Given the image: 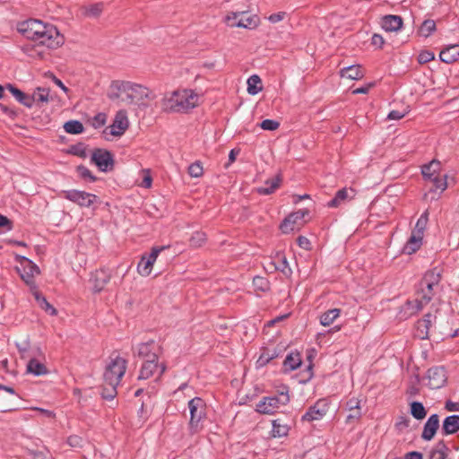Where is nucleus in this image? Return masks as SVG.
Segmentation results:
<instances>
[{
  "mask_svg": "<svg viewBox=\"0 0 459 459\" xmlns=\"http://www.w3.org/2000/svg\"><path fill=\"white\" fill-rule=\"evenodd\" d=\"M371 43L375 47L381 48L384 45L385 41L381 35L374 34L371 39Z\"/></svg>",
  "mask_w": 459,
  "mask_h": 459,
  "instance_id": "nucleus-59",
  "label": "nucleus"
},
{
  "mask_svg": "<svg viewBox=\"0 0 459 459\" xmlns=\"http://www.w3.org/2000/svg\"><path fill=\"white\" fill-rule=\"evenodd\" d=\"M274 357L273 354H269L267 352H263L258 359L256 360L257 367H264L266 365L271 359H273Z\"/></svg>",
  "mask_w": 459,
  "mask_h": 459,
  "instance_id": "nucleus-53",
  "label": "nucleus"
},
{
  "mask_svg": "<svg viewBox=\"0 0 459 459\" xmlns=\"http://www.w3.org/2000/svg\"><path fill=\"white\" fill-rule=\"evenodd\" d=\"M206 240V236L204 232L196 231L190 238V245L194 247H201Z\"/></svg>",
  "mask_w": 459,
  "mask_h": 459,
  "instance_id": "nucleus-47",
  "label": "nucleus"
},
{
  "mask_svg": "<svg viewBox=\"0 0 459 459\" xmlns=\"http://www.w3.org/2000/svg\"><path fill=\"white\" fill-rule=\"evenodd\" d=\"M411 414L416 420H423L427 415V411L421 403L412 402L411 403Z\"/></svg>",
  "mask_w": 459,
  "mask_h": 459,
  "instance_id": "nucleus-40",
  "label": "nucleus"
},
{
  "mask_svg": "<svg viewBox=\"0 0 459 459\" xmlns=\"http://www.w3.org/2000/svg\"><path fill=\"white\" fill-rule=\"evenodd\" d=\"M129 126L127 114L125 110H119L115 117L114 122L111 126V134L119 136L122 135Z\"/></svg>",
  "mask_w": 459,
  "mask_h": 459,
  "instance_id": "nucleus-17",
  "label": "nucleus"
},
{
  "mask_svg": "<svg viewBox=\"0 0 459 459\" xmlns=\"http://www.w3.org/2000/svg\"><path fill=\"white\" fill-rule=\"evenodd\" d=\"M6 88L13 95L17 101H19L21 104L24 105L27 108H31L30 95L25 94L21 90L13 86L12 84H7Z\"/></svg>",
  "mask_w": 459,
  "mask_h": 459,
  "instance_id": "nucleus-31",
  "label": "nucleus"
},
{
  "mask_svg": "<svg viewBox=\"0 0 459 459\" xmlns=\"http://www.w3.org/2000/svg\"><path fill=\"white\" fill-rule=\"evenodd\" d=\"M64 129L68 134H78L83 132V126L80 121L70 120L65 123Z\"/></svg>",
  "mask_w": 459,
  "mask_h": 459,
  "instance_id": "nucleus-41",
  "label": "nucleus"
},
{
  "mask_svg": "<svg viewBox=\"0 0 459 459\" xmlns=\"http://www.w3.org/2000/svg\"><path fill=\"white\" fill-rule=\"evenodd\" d=\"M281 182V178L280 175H277L274 178L268 179L264 183V186L258 187L257 192L261 195H270L280 186Z\"/></svg>",
  "mask_w": 459,
  "mask_h": 459,
  "instance_id": "nucleus-27",
  "label": "nucleus"
},
{
  "mask_svg": "<svg viewBox=\"0 0 459 459\" xmlns=\"http://www.w3.org/2000/svg\"><path fill=\"white\" fill-rule=\"evenodd\" d=\"M25 459H48L47 455L42 451H28Z\"/></svg>",
  "mask_w": 459,
  "mask_h": 459,
  "instance_id": "nucleus-55",
  "label": "nucleus"
},
{
  "mask_svg": "<svg viewBox=\"0 0 459 459\" xmlns=\"http://www.w3.org/2000/svg\"><path fill=\"white\" fill-rule=\"evenodd\" d=\"M280 126V123L273 119H264L261 122L260 127L267 131H274Z\"/></svg>",
  "mask_w": 459,
  "mask_h": 459,
  "instance_id": "nucleus-48",
  "label": "nucleus"
},
{
  "mask_svg": "<svg viewBox=\"0 0 459 459\" xmlns=\"http://www.w3.org/2000/svg\"><path fill=\"white\" fill-rule=\"evenodd\" d=\"M259 24V18L256 15L247 16L245 13H241V17L238 22L230 23L231 27H239L246 29H254Z\"/></svg>",
  "mask_w": 459,
  "mask_h": 459,
  "instance_id": "nucleus-23",
  "label": "nucleus"
},
{
  "mask_svg": "<svg viewBox=\"0 0 459 459\" xmlns=\"http://www.w3.org/2000/svg\"><path fill=\"white\" fill-rule=\"evenodd\" d=\"M288 393L281 392L278 396L264 397L256 404V411L263 414H273L281 405L289 403Z\"/></svg>",
  "mask_w": 459,
  "mask_h": 459,
  "instance_id": "nucleus-7",
  "label": "nucleus"
},
{
  "mask_svg": "<svg viewBox=\"0 0 459 459\" xmlns=\"http://www.w3.org/2000/svg\"><path fill=\"white\" fill-rule=\"evenodd\" d=\"M285 16V13L283 12H280V13H273L271 14L269 17H268V20L272 22V23H276V22H279L283 20Z\"/></svg>",
  "mask_w": 459,
  "mask_h": 459,
  "instance_id": "nucleus-60",
  "label": "nucleus"
},
{
  "mask_svg": "<svg viewBox=\"0 0 459 459\" xmlns=\"http://www.w3.org/2000/svg\"><path fill=\"white\" fill-rule=\"evenodd\" d=\"M341 76L351 80L361 79L364 75L360 65H350L341 70Z\"/></svg>",
  "mask_w": 459,
  "mask_h": 459,
  "instance_id": "nucleus-30",
  "label": "nucleus"
},
{
  "mask_svg": "<svg viewBox=\"0 0 459 459\" xmlns=\"http://www.w3.org/2000/svg\"><path fill=\"white\" fill-rule=\"evenodd\" d=\"M165 366L159 364L158 359L144 360L140 368L138 379L145 380L158 374L157 379L165 372Z\"/></svg>",
  "mask_w": 459,
  "mask_h": 459,
  "instance_id": "nucleus-14",
  "label": "nucleus"
},
{
  "mask_svg": "<svg viewBox=\"0 0 459 459\" xmlns=\"http://www.w3.org/2000/svg\"><path fill=\"white\" fill-rule=\"evenodd\" d=\"M28 262V267L30 269V273H26V274L24 273H22L21 276L22 278L23 279V281H25L26 284H30L31 283V279L33 278V276L35 274H39V268L37 265H35L34 264H32L30 261L27 260Z\"/></svg>",
  "mask_w": 459,
  "mask_h": 459,
  "instance_id": "nucleus-46",
  "label": "nucleus"
},
{
  "mask_svg": "<svg viewBox=\"0 0 459 459\" xmlns=\"http://www.w3.org/2000/svg\"><path fill=\"white\" fill-rule=\"evenodd\" d=\"M188 173L192 178H199L203 175V167L199 162L192 163L188 167Z\"/></svg>",
  "mask_w": 459,
  "mask_h": 459,
  "instance_id": "nucleus-49",
  "label": "nucleus"
},
{
  "mask_svg": "<svg viewBox=\"0 0 459 459\" xmlns=\"http://www.w3.org/2000/svg\"><path fill=\"white\" fill-rule=\"evenodd\" d=\"M72 152L80 157L86 156V149L82 144H77L72 147Z\"/></svg>",
  "mask_w": 459,
  "mask_h": 459,
  "instance_id": "nucleus-57",
  "label": "nucleus"
},
{
  "mask_svg": "<svg viewBox=\"0 0 459 459\" xmlns=\"http://www.w3.org/2000/svg\"><path fill=\"white\" fill-rule=\"evenodd\" d=\"M440 60L446 64L455 62L459 58V44L450 45L439 54Z\"/></svg>",
  "mask_w": 459,
  "mask_h": 459,
  "instance_id": "nucleus-21",
  "label": "nucleus"
},
{
  "mask_svg": "<svg viewBox=\"0 0 459 459\" xmlns=\"http://www.w3.org/2000/svg\"><path fill=\"white\" fill-rule=\"evenodd\" d=\"M160 346L153 341L140 343L133 348L134 356H138L144 360L158 359Z\"/></svg>",
  "mask_w": 459,
  "mask_h": 459,
  "instance_id": "nucleus-11",
  "label": "nucleus"
},
{
  "mask_svg": "<svg viewBox=\"0 0 459 459\" xmlns=\"http://www.w3.org/2000/svg\"><path fill=\"white\" fill-rule=\"evenodd\" d=\"M143 181L141 182L140 186L144 188H150L152 186V178L150 175V172L148 170H143Z\"/></svg>",
  "mask_w": 459,
  "mask_h": 459,
  "instance_id": "nucleus-56",
  "label": "nucleus"
},
{
  "mask_svg": "<svg viewBox=\"0 0 459 459\" xmlns=\"http://www.w3.org/2000/svg\"><path fill=\"white\" fill-rule=\"evenodd\" d=\"M442 269L435 267L429 270L421 280V287H434L438 285L441 280Z\"/></svg>",
  "mask_w": 459,
  "mask_h": 459,
  "instance_id": "nucleus-19",
  "label": "nucleus"
},
{
  "mask_svg": "<svg viewBox=\"0 0 459 459\" xmlns=\"http://www.w3.org/2000/svg\"><path fill=\"white\" fill-rule=\"evenodd\" d=\"M432 289H421L413 299H409L401 308V317L408 318L420 312L432 299Z\"/></svg>",
  "mask_w": 459,
  "mask_h": 459,
  "instance_id": "nucleus-6",
  "label": "nucleus"
},
{
  "mask_svg": "<svg viewBox=\"0 0 459 459\" xmlns=\"http://www.w3.org/2000/svg\"><path fill=\"white\" fill-rule=\"evenodd\" d=\"M445 408L449 411H459V403L447 401L446 403Z\"/></svg>",
  "mask_w": 459,
  "mask_h": 459,
  "instance_id": "nucleus-64",
  "label": "nucleus"
},
{
  "mask_svg": "<svg viewBox=\"0 0 459 459\" xmlns=\"http://www.w3.org/2000/svg\"><path fill=\"white\" fill-rule=\"evenodd\" d=\"M247 92L250 95H255L262 91V81L256 74L251 75L247 79Z\"/></svg>",
  "mask_w": 459,
  "mask_h": 459,
  "instance_id": "nucleus-36",
  "label": "nucleus"
},
{
  "mask_svg": "<svg viewBox=\"0 0 459 459\" xmlns=\"http://www.w3.org/2000/svg\"><path fill=\"white\" fill-rule=\"evenodd\" d=\"M77 171L79 173V175L82 178H88L90 179V181H95V177L92 176L91 172L90 171L89 169H87L86 167L84 166H79L77 168Z\"/></svg>",
  "mask_w": 459,
  "mask_h": 459,
  "instance_id": "nucleus-54",
  "label": "nucleus"
},
{
  "mask_svg": "<svg viewBox=\"0 0 459 459\" xmlns=\"http://www.w3.org/2000/svg\"><path fill=\"white\" fill-rule=\"evenodd\" d=\"M16 347L22 356V358H24L25 357V354L26 352L28 351L29 350V342H24L22 343H16Z\"/></svg>",
  "mask_w": 459,
  "mask_h": 459,
  "instance_id": "nucleus-61",
  "label": "nucleus"
},
{
  "mask_svg": "<svg viewBox=\"0 0 459 459\" xmlns=\"http://www.w3.org/2000/svg\"><path fill=\"white\" fill-rule=\"evenodd\" d=\"M429 386L438 389L446 382V370L442 367H434L428 370Z\"/></svg>",
  "mask_w": 459,
  "mask_h": 459,
  "instance_id": "nucleus-16",
  "label": "nucleus"
},
{
  "mask_svg": "<svg viewBox=\"0 0 459 459\" xmlns=\"http://www.w3.org/2000/svg\"><path fill=\"white\" fill-rule=\"evenodd\" d=\"M67 443L72 447L79 448L82 446L83 439L79 436L74 435L68 437Z\"/></svg>",
  "mask_w": 459,
  "mask_h": 459,
  "instance_id": "nucleus-52",
  "label": "nucleus"
},
{
  "mask_svg": "<svg viewBox=\"0 0 459 459\" xmlns=\"http://www.w3.org/2000/svg\"><path fill=\"white\" fill-rule=\"evenodd\" d=\"M436 30V23L433 20H426L420 27L419 33L422 37H429Z\"/></svg>",
  "mask_w": 459,
  "mask_h": 459,
  "instance_id": "nucleus-42",
  "label": "nucleus"
},
{
  "mask_svg": "<svg viewBox=\"0 0 459 459\" xmlns=\"http://www.w3.org/2000/svg\"><path fill=\"white\" fill-rule=\"evenodd\" d=\"M91 161L100 171L107 172L113 168V158L109 152L98 149L92 152Z\"/></svg>",
  "mask_w": 459,
  "mask_h": 459,
  "instance_id": "nucleus-15",
  "label": "nucleus"
},
{
  "mask_svg": "<svg viewBox=\"0 0 459 459\" xmlns=\"http://www.w3.org/2000/svg\"><path fill=\"white\" fill-rule=\"evenodd\" d=\"M110 276L108 271L106 270H98L93 273L91 276V281L93 284V287H103L109 283Z\"/></svg>",
  "mask_w": 459,
  "mask_h": 459,
  "instance_id": "nucleus-28",
  "label": "nucleus"
},
{
  "mask_svg": "<svg viewBox=\"0 0 459 459\" xmlns=\"http://www.w3.org/2000/svg\"><path fill=\"white\" fill-rule=\"evenodd\" d=\"M421 172L425 180L431 184L430 190L443 192L446 189V176L440 173V163L438 161L432 160L424 165Z\"/></svg>",
  "mask_w": 459,
  "mask_h": 459,
  "instance_id": "nucleus-5",
  "label": "nucleus"
},
{
  "mask_svg": "<svg viewBox=\"0 0 459 459\" xmlns=\"http://www.w3.org/2000/svg\"><path fill=\"white\" fill-rule=\"evenodd\" d=\"M188 409L190 411L189 427L192 431L196 432L200 422L205 417L206 405L204 401L200 397H195L188 402Z\"/></svg>",
  "mask_w": 459,
  "mask_h": 459,
  "instance_id": "nucleus-8",
  "label": "nucleus"
},
{
  "mask_svg": "<svg viewBox=\"0 0 459 459\" xmlns=\"http://www.w3.org/2000/svg\"><path fill=\"white\" fill-rule=\"evenodd\" d=\"M359 408H360L359 401L357 398H351L347 402V409L349 411Z\"/></svg>",
  "mask_w": 459,
  "mask_h": 459,
  "instance_id": "nucleus-63",
  "label": "nucleus"
},
{
  "mask_svg": "<svg viewBox=\"0 0 459 459\" xmlns=\"http://www.w3.org/2000/svg\"><path fill=\"white\" fill-rule=\"evenodd\" d=\"M165 248V247H154L152 248V251L149 255H144L142 256L137 265V271L142 276L150 275L158 255Z\"/></svg>",
  "mask_w": 459,
  "mask_h": 459,
  "instance_id": "nucleus-12",
  "label": "nucleus"
},
{
  "mask_svg": "<svg viewBox=\"0 0 459 459\" xmlns=\"http://www.w3.org/2000/svg\"><path fill=\"white\" fill-rule=\"evenodd\" d=\"M428 216L429 212L428 211L424 212L420 217L418 219L415 229L412 230L414 233H419L420 235L423 236L424 230L426 229L427 223H428Z\"/></svg>",
  "mask_w": 459,
  "mask_h": 459,
  "instance_id": "nucleus-45",
  "label": "nucleus"
},
{
  "mask_svg": "<svg viewBox=\"0 0 459 459\" xmlns=\"http://www.w3.org/2000/svg\"><path fill=\"white\" fill-rule=\"evenodd\" d=\"M354 191L352 189L342 188L339 190L335 196L328 203V207H338L347 200L352 199Z\"/></svg>",
  "mask_w": 459,
  "mask_h": 459,
  "instance_id": "nucleus-22",
  "label": "nucleus"
},
{
  "mask_svg": "<svg viewBox=\"0 0 459 459\" xmlns=\"http://www.w3.org/2000/svg\"><path fill=\"white\" fill-rule=\"evenodd\" d=\"M289 427L281 424L279 420H273L272 436L273 437H282L288 435Z\"/></svg>",
  "mask_w": 459,
  "mask_h": 459,
  "instance_id": "nucleus-38",
  "label": "nucleus"
},
{
  "mask_svg": "<svg viewBox=\"0 0 459 459\" xmlns=\"http://www.w3.org/2000/svg\"><path fill=\"white\" fill-rule=\"evenodd\" d=\"M17 30L24 38L48 48H56L63 44V37L54 25L39 20L30 19L19 22Z\"/></svg>",
  "mask_w": 459,
  "mask_h": 459,
  "instance_id": "nucleus-1",
  "label": "nucleus"
},
{
  "mask_svg": "<svg viewBox=\"0 0 459 459\" xmlns=\"http://www.w3.org/2000/svg\"><path fill=\"white\" fill-rule=\"evenodd\" d=\"M31 107L34 103H48L50 100L49 89L38 87L30 95Z\"/></svg>",
  "mask_w": 459,
  "mask_h": 459,
  "instance_id": "nucleus-32",
  "label": "nucleus"
},
{
  "mask_svg": "<svg viewBox=\"0 0 459 459\" xmlns=\"http://www.w3.org/2000/svg\"><path fill=\"white\" fill-rule=\"evenodd\" d=\"M308 212V210L304 209L290 213L280 226L281 232L288 234L299 230L303 225L304 219Z\"/></svg>",
  "mask_w": 459,
  "mask_h": 459,
  "instance_id": "nucleus-10",
  "label": "nucleus"
},
{
  "mask_svg": "<svg viewBox=\"0 0 459 459\" xmlns=\"http://www.w3.org/2000/svg\"><path fill=\"white\" fill-rule=\"evenodd\" d=\"M298 244L300 247L307 250L310 248V241L303 236L298 238Z\"/></svg>",
  "mask_w": 459,
  "mask_h": 459,
  "instance_id": "nucleus-62",
  "label": "nucleus"
},
{
  "mask_svg": "<svg viewBox=\"0 0 459 459\" xmlns=\"http://www.w3.org/2000/svg\"><path fill=\"white\" fill-rule=\"evenodd\" d=\"M64 198L78 204L81 207H90L96 203L98 197L95 195L76 189L62 192Z\"/></svg>",
  "mask_w": 459,
  "mask_h": 459,
  "instance_id": "nucleus-9",
  "label": "nucleus"
},
{
  "mask_svg": "<svg viewBox=\"0 0 459 459\" xmlns=\"http://www.w3.org/2000/svg\"><path fill=\"white\" fill-rule=\"evenodd\" d=\"M433 316L431 314H427L424 316L423 319L418 322V328L421 331V333H425L421 338H425L428 335L429 330L432 324Z\"/></svg>",
  "mask_w": 459,
  "mask_h": 459,
  "instance_id": "nucleus-43",
  "label": "nucleus"
},
{
  "mask_svg": "<svg viewBox=\"0 0 459 459\" xmlns=\"http://www.w3.org/2000/svg\"><path fill=\"white\" fill-rule=\"evenodd\" d=\"M439 428V417L437 414H432L429 417L423 427L421 434L422 439L430 441L435 437L437 430Z\"/></svg>",
  "mask_w": 459,
  "mask_h": 459,
  "instance_id": "nucleus-18",
  "label": "nucleus"
},
{
  "mask_svg": "<svg viewBox=\"0 0 459 459\" xmlns=\"http://www.w3.org/2000/svg\"><path fill=\"white\" fill-rule=\"evenodd\" d=\"M199 101V95L193 90L182 89L164 94L161 109L166 112H185L194 108Z\"/></svg>",
  "mask_w": 459,
  "mask_h": 459,
  "instance_id": "nucleus-3",
  "label": "nucleus"
},
{
  "mask_svg": "<svg viewBox=\"0 0 459 459\" xmlns=\"http://www.w3.org/2000/svg\"><path fill=\"white\" fill-rule=\"evenodd\" d=\"M403 26V20L397 15H386L382 20V28L386 31H397Z\"/></svg>",
  "mask_w": 459,
  "mask_h": 459,
  "instance_id": "nucleus-25",
  "label": "nucleus"
},
{
  "mask_svg": "<svg viewBox=\"0 0 459 459\" xmlns=\"http://www.w3.org/2000/svg\"><path fill=\"white\" fill-rule=\"evenodd\" d=\"M27 372L34 376H44L48 373L47 367L36 359H30L27 364Z\"/></svg>",
  "mask_w": 459,
  "mask_h": 459,
  "instance_id": "nucleus-29",
  "label": "nucleus"
},
{
  "mask_svg": "<svg viewBox=\"0 0 459 459\" xmlns=\"http://www.w3.org/2000/svg\"><path fill=\"white\" fill-rule=\"evenodd\" d=\"M435 58V55L433 52L429 50H423L420 53L418 56V61L420 64H426L432 61Z\"/></svg>",
  "mask_w": 459,
  "mask_h": 459,
  "instance_id": "nucleus-51",
  "label": "nucleus"
},
{
  "mask_svg": "<svg viewBox=\"0 0 459 459\" xmlns=\"http://www.w3.org/2000/svg\"><path fill=\"white\" fill-rule=\"evenodd\" d=\"M405 112L399 111V110H392L387 115V119L389 120H399L403 118L405 116Z\"/></svg>",
  "mask_w": 459,
  "mask_h": 459,
  "instance_id": "nucleus-58",
  "label": "nucleus"
},
{
  "mask_svg": "<svg viewBox=\"0 0 459 459\" xmlns=\"http://www.w3.org/2000/svg\"><path fill=\"white\" fill-rule=\"evenodd\" d=\"M127 360L118 354H113L108 362L103 379L106 385H119L126 373Z\"/></svg>",
  "mask_w": 459,
  "mask_h": 459,
  "instance_id": "nucleus-4",
  "label": "nucleus"
},
{
  "mask_svg": "<svg viewBox=\"0 0 459 459\" xmlns=\"http://www.w3.org/2000/svg\"><path fill=\"white\" fill-rule=\"evenodd\" d=\"M269 265L273 267L274 270L281 271L283 273H285L286 269L289 267L287 258L281 253H278L275 257L272 258Z\"/></svg>",
  "mask_w": 459,
  "mask_h": 459,
  "instance_id": "nucleus-34",
  "label": "nucleus"
},
{
  "mask_svg": "<svg viewBox=\"0 0 459 459\" xmlns=\"http://www.w3.org/2000/svg\"><path fill=\"white\" fill-rule=\"evenodd\" d=\"M329 411V403L326 399H319L314 405L310 406L302 416L303 421H315L322 420Z\"/></svg>",
  "mask_w": 459,
  "mask_h": 459,
  "instance_id": "nucleus-13",
  "label": "nucleus"
},
{
  "mask_svg": "<svg viewBox=\"0 0 459 459\" xmlns=\"http://www.w3.org/2000/svg\"><path fill=\"white\" fill-rule=\"evenodd\" d=\"M36 300L38 301L39 307L48 314L51 316H56L57 311L56 309L48 302L46 298L42 296L38 290L33 293Z\"/></svg>",
  "mask_w": 459,
  "mask_h": 459,
  "instance_id": "nucleus-35",
  "label": "nucleus"
},
{
  "mask_svg": "<svg viewBox=\"0 0 459 459\" xmlns=\"http://www.w3.org/2000/svg\"><path fill=\"white\" fill-rule=\"evenodd\" d=\"M301 365V357L299 352H290L284 359L283 366L286 370H295Z\"/></svg>",
  "mask_w": 459,
  "mask_h": 459,
  "instance_id": "nucleus-33",
  "label": "nucleus"
},
{
  "mask_svg": "<svg viewBox=\"0 0 459 459\" xmlns=\"http://www.w3.org/2000/svg\"><path fill=\"white\" fill-rule=\"evenodd\" d=\"M109 99L119 100L127 105L147 107L148 102L155 98L150 89L137 83L126 81H114L110 85Z\"/></svg>",
  "mask_w": 459,
  "mask_h": 459,
  "instance_id": "nucleus-2",
  "label": "nucleus"
},
{
  "mask_svg": "<svg viewBox=\"0 0 459 459\" xmlns=\"http://www.w3.org/2000/svg\"><path fill=\"white\" fill-rule=\"evenodd\" d=\"M117 385H106V383L104 382L101 391V396L106 400H113L117 394Z\"/></svg>",
  "mask_w": 459,
  "mask_h": 459,
  "instance_id": "nucleus-44",
  "label": "nucleus"
},
{
  "mask_svg": "<svg viewBox=\"0 0 459 459\" xmlns=\"http://www.w3.org/2000/svg\"><path fill=\"white\" fill-rule=\"evenodd\" d=\"M459 430V415L446 417L442 424L441 432L444 436L455 434Z\"/></svg>",
  "mask_w": 459,
  "mask_h": 459,
  "instance_id": "nucleus-20",
  "label": "nucleus"
},
{
  "mask_svg": "<svg viewBox=\"0 0 459 459\" xmlns=\"http://www.w3.org/2000/svg\"><path fill=\"white\" fill-rule=\"evenodd\" d=\"M340 312L341 311L338 308L329 309L328 311L325 312L320 316L321 325L324 326L330 325L337 317H339Z\"/></svg>",
  "mask_w": 459,
  "mask_h": 459,
  "instance_id": "nucleus-37",
  "label": "nucleus"
},
{
  "mask_svg": "<svg viewBox=\"0 0 459 459\" xmlns=\"http://www.w3.org/2000/svg\"><path fill=\"white\" fill-rule=\"evenodd\" d=\"M448 450V447L445 445L444 442H439L432 450L430 454V459H446Z\"/></svg>",
  "mask_w": 459,
  "mask_h": 459,
  "instance_id": "nucleus-39",
  "label": "nucleus"
},
{
  "mask_svg": "<svg viewBox=\"0 0 459 459\" xmlns=\"http://www.w3.org/2000/svg\"><path fill=\"white\" fill-rule=\"evenodd\" d=\"M12 228V221L6 216L0 214V234L10 231Z\"/></svg>",
  "mask_w": 459,
  "mask_h": 459,
  "instance_id": "nucleus-50",
  "label": "nucleus"
},
{
  "mask_svg": "<svg viewBox=\"0 0 459 459\" xmlns=\"http://www.w3.org/2000/svg\"><path fill=\"white\" fill-rule=\"evenodd\" d=\"M422 238H423L422 235H420L419 233L411 232L410 238L408 239L407 243L405 244V246L403 247V251L408 255H411V254L415 253L417 250L420 249V247L422 244Z\"/></svg>",
  "mask_w": 459,
  "mask_h": 459,
  "instance_id": "nucleus-26",
  "label": "nucleus"
},
{
  "mask_svg": "<svg viewBox=\"0 0 459 459\" xmlns=\"http://www.w3.org/2000/svg\"><path fill=\"white\" fill-rule=\"evenodd\" d=\"M103 6L102 3L82 5L80 7L79 13L82 16L86 18H97L102 13Z\"/></svg>",
  "mask_w": 459,
  "mask_h": 459,
  "instance_id": "nucleus-24",
  "label": "nucleus"
}]
</instances>
